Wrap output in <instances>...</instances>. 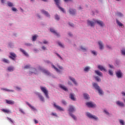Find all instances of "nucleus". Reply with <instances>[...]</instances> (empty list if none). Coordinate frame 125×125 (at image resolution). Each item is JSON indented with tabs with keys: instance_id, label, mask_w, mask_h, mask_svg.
<instances>
[{
	"instance_id": "8",
	"label": "nucleus",
	"mask_w": 125,
	"mask_h": 125,
	"mask_svg": "<svg viewBox=\"0 0 125 125\" xmlns=\"http://www.w3.org/2000/svg\"><path fill=\"white\" fill-rule=\"evenodd\" d=\"M86 106H87L89 107L90 108H93V107H95L96 105L95 104H93L91 102H87L86 103Z\"/></svg>"
},
{
	"instance_id": "27",
	"label": "nucleus",
	"mask_w": 125,
	"mask_h": 125,
	"mask_svg": "<svg viewBox=\"0 0 125 125\" xmlns=\"http://www.w3.org/2000/svg\"><path fill=\"white\" fill-rule=\"evenodd\" d=\"M60 87L63 89V90H64L65 91H67V90H68L67 88H66L65 86H63L62 85H60Z\"/></svg>"
},
{
	"instance_id": "7",
	"label": "nucleus",
	"mask_w": 125,
	"mask_h": 125,
	"mask_svg": "<svg viewBox=\"0 0 125 125\" xmlns=\"http://www.w3.org/2000/svg\"><path fill=\"white\" fill-rule=\"evenodd\" d=\"M116 75L119 79H121L123 77V73L121 70H118L116 72Z\"/></svg>"
},
{
	"instance_id": "33",
	"label": "nucleus",
	"mask_w": 125,
	"mask_h": 125,
	"mask_svg": "<svg viewBox=\"0 0 125 125\" xmlns=\"http://www.w3.org/2000/svg\"><path fill=\"white\" fill-rule=\"evenodd\" d=\"M2 61L3 62H4V63H9V61L6 59H3Z\"/></svg>"
},
{
	"instance_id": "34",
	"label": "nucleus",
	"mask_w": 125,
	"mask_h": 125,
	"mask_svg": "<svg viewBox=\"0 0 125 125\" xmlns=\"http://www.w3.org/2000/svg\"><path fill=\"white\" fill-rule=\"evenodd\" d=\"M7 120H8V121H10V123H12V124H14V121H13L11 118L7 117Z\"/></svg>"
},
{
	"instance_id": "5",
	"label": "nucleus",
	"mask_w": 125,
	"mask_h": 125,
	"mask_svg": "<svg viewBox=\"0 0 125 125\" xmlns=\"http://www.w3.org/2000/svg\"><path fill=\"white\" fill-rule=\"evenodd\" d=\"M55 2L56 3V4L57 5L58 7L61 10V11H62L63 13H65V10L64 8L60 7V5H59L60 2L59 0H54Z\"/></svg>"
},
{
	"instance_id": "3",
	"label": "nucleus",
	"mask_w": 125,
	"mask_h": 125,
	"mask_svg": "<svg viewBox=\"0 0 125 125\" xmlns=\"http://www.w3.org/2000/svg\"><path fill=\"white\" fill-rule=\"evenodd\" d=\"M41 89L42 92L45 94L46 98H49V96H48V91L46 89V87L41 86Z\"/></svg>"
},
{
	"instance_id": "10",
	"label": "nucleus",
	"mask_w": 125,
	"mask_h": 125,
	"mask_svg": "<svg viewBox=\"0 0 125 125\" xmlns=\"http://www.w3.org/2000/svg\"><path fill=\"white\" fill-rule=\"evenodd\" d=\"M40 70L42 72V73H44V74H46V75H50V73H49V72L48 71L40 67Z\"/></svg>"
},
{
	"instance_id": "18",
	"label": "nucleus",
	"mask_w": 125,
	"mask_h": 125,
	"mask_svg": "<svg viewBox=\"0 0 125 125\" xmlns=\"http://www.w3.org/2000/svg\"><path fill=\"white\" fill-rule=\"evenodd\" d=\"M26 104L29 106V107H30V108L31 109V110H32L33 111H37V109H36V108H35V107L32 106V105H31L30 104H29V103H27Z\"/></svg>"
},
{
	"instance_id": "38",
	"label": "nucleus",
	"mask_w": 125,
	"mask_h": 125,
	"mask_svg": "<svg viewBox=\"0 0 125 125\" xmlns=\"http://www.w3.org/2000/svg\"><path fill=\"white\" fill-rule=\"evenodd\" d=\"M8 6L11 7L13 6V4L10 2H8Z\"/></svg>"
},
{
	"instance_id": "37",
	"label": "nucleus",
	"mask_w": 125,
	"mask_h": 125,
	"mask_svg": "<svg viewBox=\"0 0 125 125\" xmlns=\"http://www.w3.org/2000/svg\"><path fill=\"white\" fill-rule=\"evenodd\" d=\"M81 49L83 50V51H86V48L83 47V46H81Z\"/></svg>"
},
{
	"instance_id": "6",
	"label": "nucleus",
	"mask_w": 125,
	"mask_h": 125,
	"mask_svg": "<svg viewBox=\"0 0 125 125\" xmlns=\"http://www.w3.org/2000/svg\"><path fill=\"white\" fill-rule=\"evenodd\" d=\"M86 115L88 117V118H89L90 119H92L93 120H95V121L98 120V118L94 115H92L91 114H90V113H86Z\"/></svg>"
},
{
	"instance_id": "35",
	"label": "nucleus",
	"mask_w": 125,
	"mask_h": 125,
	"mask_svg": "<svg viewBox=\"0 0 125 125\" xmlns=\"http://www.w3.org/2000/svg\"><path fill=\"white\" fill-rule=\"evenodd\" d=\"M89 69H90V68L89 67H86L84 69V72H88V71H89Z\"/></svg>"
},
{
	"instance_id": "2",
	"label": "nucleus",
	"mask_w": 125,
	"mask_h": 125,
	"mask_svg": "<svg viewBox=\"0 0 125 125\" xmlns=\"http://www.w3.org/2000/svg\"><path fill=\"white\" fill-rule=\"evenodd\" d=\"M68 112H69V114L70 116L74 119V120H77V118L74 114L71 113H73V112H75V108L72 105H69V108L68 109Z\"/></svg>"
},
{
	"instance_id": "23",
	"label": "nucleus",
	"mask_w": 125,
	"mask_h": 125,
	"mask_svg": "<svg viewBox=\"0 0 125 125\" xmlns=\"http://www.w3.org/2000/svg\"><path fill=\"white\" fill-rule=\"evenodd\" d=\"M21 51L22 52V53H23V54L25 56H29V55L28 54V53H27V52L25 50H24L23 49H21Z\"/></svg>"
},
{
	"instance_id": "48",
	"label": "nucleus",
	"mask_w": 125,
	"mask_h": 125,
	"mask_svg": "<svg viewBox=\"0 0 125 125\" xmlns=\"http://www.w3.org/2000/svg\"><path fill=\"white\" fill-rule=\"evenodd\" d=\"M104 112L106 114V115H109V113L108 112V111H106V110H104Z\"/></svg>"
},
{
	"instance_id": "53",
	"label": "nucleus",
	"mask_w": 125,
	"mask_h": 125,
	"mask_svg": "<svg viewBox=\"0 0 125 125\" xmlns=\"http://www.w3.org/2000/svg\"><path fill=\"white\" fill-rule=\"evenodd\" d=\"M52 116H55L56 117H57V115L55 113H52Z\"/></svg>"
},
{
	"instance_id": "47",
	"label": "nucleus",
	"mask_w": 125,
	"mask_h": 125,
	"mask_svg": "<svg viewBox=\"0 0 125 125\" xmlns=\"http://www.w3.org/2000/svg\"><path fill=\"white\" fill-rule=\"evenodd\" d=\"M92 54H93L94 55H96V52L94 51H92Z\"/></svg>"
},
{
	"instance_id": "36",
	"label": "nucleus",
	"mask_w": 125,
	"mask_h": 125,
	"mask_svg": "<svg viewBox=\"0 0 125 125\" xmlns=\"http://www.w3.org/2000/svg\"><path fill=\"white\" fill-rule=\"evenodd\" d=\"M95 79H96V80L97 81V82H100V81H101L100 78H99V77H98L97 76L95 77Z\"/></svg>"
},
{
	"instance_id": "16",
	"label": "nucleus",
	"mask_w": 125,
	"mask_h": 125,
	"mask_svg": "<svg viewBox=\"0 0 125 125\" xmlns=\"http://www.w3.org/2000/svg\"><path fill=\"white\" fill-rule=\"evenodd\" d=\"M50 31L51 32V33H53V34L56 35L57 37H60L59 34L57 33V32H56V31H55L54 29L51 28Z\"/></svg>"
},
{
	"instance_id": "45",
	"label": "nucleus",
	"mask_w": 125,
	"mask_h": 125,
	"mask_svg": "<svg viewBox=\"0 0 125 125\" xmlns=\"http://www.w3.org/2000/svg\"><path fill=\"white\" fill-rule=\"evenodd\" d=\"M117 15L118 16L122 17L123 16V14H122L121 13L118 12L117 13Z\"/></svg>"
},
{
	"instance_id": "40",
	"label": "nucleus",
	"mask_w": 125,
	"mask_h": 125,
	"mask_svg": "<svg viewBox=\"0 0 125 125\" xmlns=\"http://www.w3.org/2000/svg\"><path fill=\"white\" fill-rule=\"evenodd\" d=\"M55 19H56V20L58 21V20H59V19H60V18H59V16L58 15H56L55 16Z\"/></svg>"
},
{
	"instance_id": "39",
	"label": "nucleus",
	"mask_w": 125,
	"mask_h": 125,
	"mask_svg": "<svg viewBox=\"0 0 125 125\" xmlns=\"http://www.w3.org/2000/svg\"><path fill=\"white\" fill-rule=\"evenodd\" d=\"M120 123L121 125H125V122L122 120H120Z\"/></svg>"
},
{
	"instance_id": "1",
	"label": "nucleus",
	"mask_w": 125,
	"mask_h": 125,
	"mask_svg": "<svg viewBox=\"0 0 125 125\" xmlns=\"http://www.w3.org/2000/svg\"><path fill=\"white\" fill-rule=\"evenodd\" d=\"M93 21H87L88 25H89L90 26H91V27H93L95 23H97V24H98V25H100V26H101V27H103V26H104V23L101 21L94 20Z\"/></svg>"
},
{
	"instance_id": "56",
	"label": "nucleus",
	"mask_w": 125,
	"mask_h": 125,
	"mask_svg": "<svg viewBox=\"0 0 125 125\" xmlns=\"http://www.w3.org/2000/svg\"><path fill=\"white\" fill-rule=\"evenodd\" d=\"M57 56H58V57H59V58H60V59H62V57H61L60 55H59V54H57Z\"/></svg>"
},
{
	"instance_id": "24",
	"label": "nucleus",
	"mask_w": 125,
	"mask_h": 125,
	"mask_svg": "<svg viewBox=\"0 0 125 125\" xmlns=\"http://www.w3.org/2000/svg\"><path fill=\"white\" fill-rule=\"evenodd\" d=\"M70 98L72 100H73V101H76V98L72 93L70 94Z\"/></svg>"
},
{
	"instance_id": "57",
	"label": "nucleus",
	"mask_w": 125,
	"mask_h": 125,
	"mask_svg": "<svg viewBox=\"0 0 125 125\" xmlns=\"http://www.w3.org/2000/svg\"><path fill=\"white\" fill-rule=\"evenodd\" d=\"M69 24L70 26H71V27H74V24L69 23Z\"/></svg>"
},
{
	"instance_id": "9",
	"label": "nucleus",
	"mask_w": 125,
	"mask_h": 125,
	"mask_svg": "<svg viewBox=\"0 0 125 125\" xmlns=\"http://www.w3.org/2000/svg\"><path fill=\"white\" fill-rule=\"evenodd\" d=\"M10 56H9V58L12 59V60H15V58H16V55L14 53H10Z\"/></svg>"
},
{
	"instance_id": "26",
	"label": "nucleus",
	"mask_w": 125,
	"mask_h": 125,
	"mask_svg": "<svg viewBox=\"0 0 125 125\" xmlns=\"http://www.w3.org/2000/svg\"><path fill=\"white\" fill-rule=\"evenodd\" d=\"M7 70L9 71V72H12V71L14 70V67L13 66H9L7 68Z\"/></svg>"
},
{
	"instance_id": "15",
	"label": "nucleus",
	"mask_w": 125,
	"mask_h": 125,
	"mask_svg": "<svg viewBox=\"0 0 125 125\" xmlns=\"http://www.w3.org/2000/svg\"><path fill=\"white\" fill-rule=\"evenodd\" d=\"M98 68L101 71H104V72H106V71H107V70H106V69H105V68H104V67H103V66H102V65H98Z\"/></svg>"
},
{
	"instance_id": "20",
	"label": "nucleus",
	"mask_w": 125,
	"mask_h": 125,
	"mask_svg": "<svg viewBox=\"0 0 125 125\" xmlns=\"http://www.w3.org/2000/svg\"><path fill=\"white\" fill-rule=\"evenodd\" d=\"M70 80L72 81V82H73V83H74V84H75V85H77L78 84V83H77V82H76V80H75V79L70 77H69Z\"/></svg>"
},
{
	"instance_id": "59",
	"label": "nucleus",
	"mask_w": 125,
	"mask_h": 125,
	"mask_svg": "<svg viewBox=\"0 0 125 125\" xmlns=\"http://www.w3.org/2000/svg\"><path fill=\"white\" fill-rule=\"evenodd\" d=\"M25 45H27V46H31V44H30V43H26Z\"/></svg>"
},
{
	"instance_id": "49",
	"label": "nucleus",
	"mask_w": 125,
	"mask_h": 125,
	"mask_svg": "<svg viewBox=\"0 0 125 125\" xmlns=\"http://www.w3.org/2000/svg\"><path fill=\"white\" fill-rule=\"evenodd\" d=\"M43 43H44V44H47V43H48V42H47V41L44 40L43 42Z\"/></svg>"
},
{
	"instance_id": "32",
	"label": "nucleus",
	"mask_w": 125,
	"mask_h": 125,
	"mask_svg": "<svg viewBox=\"0 0 125 125\" xmlns=\"http://www.w3.org/2000/svg\"><path fill=\"white\" fill-rule=\"evenodd\" d=\"M52 68H54V69H55V70L57 72H60V71L59 70V69H58V68H56V67H55V66H54V65H52Z\"/></svg>"
},
{
	"instance_id": "63",
	"label": "nucleus",
	"mask_w": 125,
	"mask_h": 125,
	"mask_svg": "<svg viewBox=\"0 0 125 125\" xmlns=\"http://www.w3.org/2000/svg\"><path fill=\"white\" fill-rule=\"evenodd\" d=\"M122 94L123 95V96H125V92H122Z\"/></svg>"
},
{
	"instance_id": "58",
	"label": "nucleus",
	"mask_w": 125,
	"mask_h": 125,
	"mask_svg": "<svg viewBox=\"0 0 125 125\" xmlns=\"http://www.w3.org/2000/svg\"><path fill=\"white\" fill-rule=\"evenodd\" d=\"M20 111L21 112V113H22V114H24V111L22 110V109H20Z\"/></svg>"
},
{
	"instance_id": "55",
	"label": "nucleus",
	"mask_w": 125,
	"mask_h": 125,
	"mask_svg": "<svg viewBox=\"0 0 125 125\" xmlns=\"http://www.w3.org/2000/svg\"><path fill=\"white\" fill-rule=\"evenodd\" d=\"M42 49H43V50H45V49H46V47H45L44 46H43L42 47Z\"/></svg>"
},
{
	"instance_id": "22",
	"label": "nucleus",
	"mask_w": 125,
	"mask_h": 125,
	"mask_svg": "<svg viewBox=\"0 0 125 125\" xmlns=\"http://www.w3.org/2000/svg\"><path fill=\"white\" fill-rule=\"evenodd\" d=\"M95 72L96 73V75H97V76H99V77H102V73L98 71V70H95Z\"/></svg>"
},
{
	"instance_id": "41",
	"label": "nucleus",
	"mask_w": 125,
	"mask_h": 125,
	"mask_svg": "<svg viewBox=\"0 0 125 125\" xmlns=\"http://www.w3.org/2000/svg\"><path fill=\"white\" fill-rule=\"evenodd\" d=\"M3 89V90H5V91H11L12 92H13V90H9L8 89H6V88H4Z\"/></svg>"
},
{
	"instance_id": "31",
	"label": "nucleus",
	"mask_w": 125,
	"mask_h": 125,
	"mask_svg": "<svg viewBox=\"0 0 125 125\" xmlns=\"http://www.w3.org/2000/svg\"><path fill=\"white\" fill-rule=\"evenodd\" d=\"M38 37V36L37 35H34L32 37V41L33 42H35L36 41V40H37V38Z\"/></svg>"
},
{
	"instance_id": "46",
	"label": "nucleus",
	"mask_w": 125,
	"mask_h": 125,
	"mask_svg": "<svg viewBox=\"0 0 125 125\" xmlns=\"http://www.w3.org/2000/svg\"><path fill=\"white\" fill-rule=\"evenodd\" d=\"M122 54H123V55H125V50L123 49L122 50Z\"/></svg>"
},
{
	"instance_id": "42",
	"label": "nucleus",
	"mask_w": 125,
	"mask_h": 125,
	"mask_svg": "<svg viewBox=\"0 0 125 125\" xmlns=\"http://www.w3.org/2000/svg\"><path fill=\"white\" fill-rule=\"evenodd\" d=\"M62 102L63 105H66L67 104V102H66L64 100H62Z\"/></svg>"
},
{
	"instance_id": "60",
	"label": "nucleus",
	"mask_w": 125,
	"mask_h": 125,
	"mask_svg": "<svg viewBox=\"0 0 125 125\" xmlns=\"http://www.w3.org/2000/svg\"><path fill=\"white\" fill-rule=\"evenodd\" d=\"M58 67L59 69H61V70H62V69H63V67L62 66H59Z\"/></svg>"
},
{
	"instance_id": "21",
	"label": "nucleus",
	"mask_w": 125,
	"mask_h": 125,
	"mask_svg": "<svg viewBox=\"0 0 125 125\" xmlns=\"http://www.w3.org/2000/svg\"><path fill=\"white\" fill-rule=\"evenodd\" d=\"M69 13L70 14H72V15H74V14H75V13H76V10H74L73 9H69Z\"/></svg>"
},
{
	"instance_id": "13",
	"label": "nucleus",
	"mask_w": 125,
	"mask_h": 125,
	"mask_svg": "<svg viewBox=\"0 0 125 125\" xmlns=\"http://www.w3.org/2000/svg\"><path fill=\"white\" fill-rule=\"evenodd\" d=\"M41 12L43 13V14H44L47 17H50V15L48 13V12L45 11L44 10H42Z\"/></svg>"
},
{
	"instance_id": "4",
	"label": "nucleus",
	"mask_w": 125,
	"mask_h": 125,
	"mask_svg": "<svg viewBox=\"0 0 125 125\" xmlns=\"http://www.w3.org/2000/svg\"><path fill=\"white\" fill-rule=\"evenodd\" d=\"M93 85L94 87H95V88H96L97 89V90H98L99 94H101V95L103 94V91H102V90H101L100 89V87H99V86H98L97 83H94L93 84Z\"/></svg>"
},
{
	"instance_id": "17",
	"label": "nucleus",
	"mask_w": 125,
	"mask_h": 125,
	"mask_svg": "<svg viewBox=\"0 0 125 125\" xmlns=\"http://www.w3.org/2000/svg\"><path fill=\"white\" fill-rule=\"evenodd\" d=\"M98 44L100 46V49H103V48H104V46L103 45V43H102V42L99 41L98 42Z\"/></svg>"
},
{
	"instance_id": "14",
	"label": "nucleus",
	"mask_w": 125,
	"mask_h": 125,
	"mask_svg": "<svg viewBox=\"0 0 125 125\" xmlns=\"http://www.w3.org/2000/svg\"><path fill=\"white\" fill-rule=\"evenodd\" d=\"M6 103L9 104V105H13L14 104V101L8 100H5Z\"/></svg>"
},
{
	"instance_id": "19",
	"label": "nucleus",
	"mask_w": 125,
	"mask_h": 125,
	"mask_svg": "<svg viewBox=\"0 0 125 125\" xmlns=\"http://www.w3.org/2000/svg\"><path fill=\"white\" fill-rule=\"evenodd\" d=\"M116 104L118 106H120V107H124L125 106V104L122 102H121L120 101H117L116 102Z\"/></svg>"
},
{
	"instance_id": "52",
	"label": "nucleus",
	"mask_w": 125,
	"mask_h": 125,
	"mask_svg": "<svg viewBox=\"0 0 125 125\" xmlns=\"http://www.w3.org/2000/svg\"><path fill=\"white\" fill-rule=\"evenodd\" d=\"M12 10L13 11H17V9H16V8H12Z\"/></svg>"
},
{
	"instance_id": "29",
	"label": "nucleus",
	"mask_w": 125,
	"mask_h": 125,
	"mask_svg": "<svg viewBox=\"0 0 125 125\" xmlns=\"http://www.w3.org/2000/svg\"><path fill=\"white\" fill-rule=\"evenodd\" d=\"M116 22H117V23L118 24V25H119L120 27H122V26H123V23H122L121 22H120V21H119V20H116Z\"/></svg>"
},
{
	"instance_id": "50",
	"label": "nucleus",
	"mask_w": 125,
	"mask_h": 125,
	"mask_svg": "<svg viewBox=\"0 0 125 125\" xmlns=\"http://www.w3.org/2000/svg\"><path fill=\"white\" fill-rule=\"evenodd\" d=\"M58 44L60 46H61V47H63V45L62 44V43H61V42H59Z\"/></svg>"
},
{
	"instance_id": "54",
	"label": "nucleus",
	"mask_w": 125,
	"mask_h": 125,
	"mask_svg": "<svg viewBox=\"0 0 125 125\" xmlns=\"http://www.w3.org/2000/svg\"><path fill=\"white\" fill-rule=\"evenodd\" d=\"M34 123H35V124H38V123H39V121H38V120L35 119V120H34Z\"/></svg>"
},
{
	"instance_id": "30",
	"label": "nucleus",
	"mask_w": 125,
	"mask_h": 125,
	"mask_svg": "<svg viewBox=\"0 0 125 125\" xmlns=\"http://www.w3.org/2000/svg\"><path fill=\"white\" fill-rule=\"evenodd\" d=\"M84 98L85 99H89V96L87 94H83Z\"/></svg>"
},
{
	"instance_id": "12",
	"label": "nucleus",
	"mask_w": 125,
	"mask_h": 125,
	"mask_svg": "<svg viewBox=\"0 0 125 125\" xmlns=\"http://www.w3.org/2000/svg\"><path fill=\"white\" fill-rule=\"evenodd\" d=\"M37 69L36 68H32L31 71H29V74L32 75V74H37Z\"/></svg>"
},
{
	"instance_id": "44",
	"label": "nucleus",
	"mask_w": 125,
	"mask_h": 125,
	"mask_svg": "<svg viewBox=\"0 0 125 125\" xmlns=\"http://www.w3.org/2000/svg\"><path fill=\"white\" fill-rule=\"evenodd\" d=\"M109 74L110 76H113V71L111 70H109Z\"/></svg>"
},
{
	"instance_id": "61",
	"label": "nucleus",
	"mask_w": 125,
	"mask_h": 125,
	"mask_svg": "<svg viewBox=\"0 0 125 125\" xmlns=\"http://www.w3.org/2000/svg\"><path fill=\"white\" fill-rule=\"evenodd\" d=\"M64 1H71L72 0H64Z\"/></svg>"
},
{
	"instance_id": "43",
	"label": "nucleus",
	"mask_w": 125,
	"mask_h": 125,
	"mask_svg": "<svg viewBox=\"0 0 125 125\" xmlns=\"http://www.w3.org/2000/svg\"><path fill=\"white\" fill-rule=\"evenodd\" d=\"M30 66L29 65H27L24 67V69H29V68H30Z\"/></svg>"
},
{
	"instance_id": "25",
	"label": "nucleus",
	"mask_w": 125,
	"mask_h": 125,
	"mask_svg": "<svg viewBox=\"0 0 125 125\" xmlns=\"http://www.w3.org/2000/svg\"><path fill=\"white\" fill-rule=\"evenodd\" d=\"M38 95L39 98H40V100H41V101H44V98H43V97L41 95V94L38 93Z\"/></svg>"
},
{
	"instance_id": "11",
	"label": "nucleus",
	"mask_w": 125,
	"mask_h": 125,
	"mask_svg": "<svg viewBox=\"0 0 125 125\" xmlns=\"http://www.w3.org/2000/svg\"><path fill=\"white\" fill-rule=\"evenodd\" d=\"M54 107L58 109V110H59V111H64V109L61 107V106H60L59 105H56V104H54Z\"/></svg>"
},
{
	"instance_id": "64",
	"label": "nucleus",
	"mask_w": 125,
	"mask_h": 125,
	"mask_svg": "<svg viewBox=\"0 0 125 125\" xmlns=\"http://www.w3.org/2000/svg\"><path fill=\"white\" fill-rule=\"evenodd\" d=\"M109 67H110V68H113V66L111 65H109Z\"/></svg>"
},
{
	"instance_id": "51",
	"label": "nucleus",
	"mask_w": 125,
	"mask_h": 125,
	"mask_svg": "<svg viewBox=\"0 0 125 125\" xmlns=\"http://www.w3.org/2000/svg\"><path fill=\"white\" fill-rule=\"evenodd\" d=\"M16 88L18 90H21V88L18 86L16 87Z\"/></svg>"
},
{
	"instance_id": "62",
	"label": "nucleus",
	"mask_w": 125,
	"mask_h": 125,
	"mask_svg": "<svg viewBox=\"0 0 125 125\" xmlns=\"http://www.w3.org/2000/svg\"><path fill=\"white\" fill-rule=\"evenodd\" d=\"M2 3H4V0H1Z\"/></svg>"
},
{
	"instance_id": "28",
	"label": "nucleus",
	"mask_w": 125,
	"mask_h": 125,
	"mask_svg": "<svg viewBox=\"0 0 125 125\" xmlns=\"http://www.w3.org/2000/svg\"><path fill=\"white\" fill-rule=\"evenodd\" d=\"M2 111L3 112V113H6V114L10 113V111H9L8 109H2Z\"/></svg>"
}]
</instances>
